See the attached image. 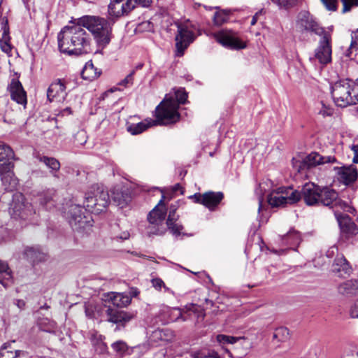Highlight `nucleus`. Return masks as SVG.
<instances>
[{
  "label": "nucleus",
  "mask_w": 358,
  "mask_h": 358,
  "mask_svg": "<svg viewBox=\"0 0 358 358\" xmlns=\"http://www.w3.org/2000/svg\"><path fill=\"white\" fill-rule=\"evenodd\" d=\"M110 201L108 192L99 187L92 194L87 193L84 201V208L77 204L69 206L67 218L70 225L75 230L85 228L90 222L89 213H101Z\"/></svg>",
  "instance_id": "f257e3e1"
},
{
  "label": "nucleus",
  "mask_w": 358,
  "mask_h": 358,
  "mask_svg": "<svg viewBox=\"0 0 358 358\" xmlns=\"http://www.w3.org/2000/svg\"><path fill=\"white\" fill-rule=\"evenodd\" d=\"M58 45L61 52L80 55L90 50V36L79 21L78 24L64 27L58 34Z\"/></svg>",
  "instance_id": "f03ea898"
},
{
  "label": "nucleus",
  "mask_w": 358,
  "mask_h": 358,
  "mask_svg": "<svg viewBox=\"0 0 358 358\" xmlns=\"http://www.w3.org/2000/svg\"><path fill=\"white\" fill-rule=\"evenodd\" d=\"M331 94L337 106L346 107L358 103V77L348 78L335 82L331 87Z\"/></svg>",
  "instance_id": "7ed1b4c3"
},
{
  "label": "nucleus",
  "mask_w": 358,
  "mask_h": 358,
  "mask_svg": "<svg viewBox=\"0 0 358 358\" xmlns=\"http://www.w3.org/2000/svg\"><path fill=\"white\" fill-rule=\"evenodd\" d=\"M176 100L166 95L164 99L156 108V117L163 124H170L178 122L180 119L178 108L180 104L185 103L187 94L182 88L175 91Z\"/></svg>",
  "instance_id": "20e7f679"
},
{
  "label": "nucleus",
  "mask_w": 358,
  "mask_h": 358,
  "mask_svg": "<svg viewBox=\"0 0 358 358\" xmlns=\"http://www.w3.org/2000/svg\"><path fill=\"white\" fill-rule=\"evenodd\" d=\"M80 24L87 28L94 36L97 45L101 48L107 46L112 38V27L115 22L108 20L95 17L85 16L80 19Z\"/></svg>",
  "instance_id": "39448f33"
},
{
  "label": "nucleus",
  "mask_w": 358,
  "mask_h": 358,
  "mask_svg": "<svg viewBox=\"0 0 358 358\" xmlns=\"http://www.w3.org/2000/svg\"><path fill=\"white\" fill-rule=\"evenodd\" d=\"M319 205L327 206L333 209L334 212L337 210H343L345 212L352 213L354 209L346 202L343 201L338 196V193L329 187H321Z\"/></svg>",
  "instance_id": "423d86ee"
},
{
  "label": "nucleus",
  "mask_w": 358,
  "mask_h": 358,
  "mask_svg": "<svg viewBox=\"0 0 358 358\" xmlns=\"http://www.w3.org/2000/svg\"><path fill=\"white\" fill-rule=\"evenodd\" d=\"M299 200L300 194L291 187H280L271 192L268 196V202L273 207L294 204Z\"/></svg>",
  "instance_id": "0eeeda50"
},
{
  "label": "nucleus",
  "mask_w": 358,
  "mask_h": 358,
  "mask_svg": "<svg viewBox=\"0 0 358 358\" xmlns=\"http://www.w3.org/2000/svg\"><path fill=\"white\" fill-rule=\"evenodd\" d=\"M177 34L176 35V55L182 57L185 50L194 40V34L189 22L177 23Z\"/></svg>",
  "instance_id": "6e6552de"
},
{
  "label": "nucleus",
  "mask_w": 358,
  "mask_h": 358,
  "mask_svg": "<svg viewBox=\"0 0 358 358\" xmlns=\"http://www.w3.org/2000/svg\"><path fill=\"white\" fill-rule=\"evenodd\" d=\"M138 4L136 0H110L108 13L110 21H115L124 15H127Z\"/></svg>",
  "instance_id": "1a4fd4ad"
},
{
  "label": "nucleus",
  "mask_w": 358,
  "mask_h": 358,
  "mask_svg": "<svg viewBox=\"0 0 358 358\" xmlns=\"http://www.w3.org/2000/svg\"><path fill=\"white\" fill-rule=\"evenodd\" d=\"M10 213L15 218L23 220L28 218L33 213V208L30 203H26L24 195L20 192L13 194V200L10 206Z\"/></svg>",
  "instance_id": "9d476101"
},
{
  "label": "nucleus",
  "mask_w": 358,
  "mask_h": 358,
  "mask_svg": "<svg viewBox=\"0 0 358 358\" xmlns=\"http://www.w3.org/2000/svg\"><path fill=\"white\" fill-rule=\"evenodd\" d=\"M318 47L315 50V58L320 64H327L331 61V37L329 33L321 36Z\"/></svg>",
  "instance_id": "9b49d317"
},
{
  "label": "nucleus",
  "mask_w": 358,
  "mask_h": 358,
  "mask_svg": "<svg viewBox=\"0 0 358 358\" xmlns=\"http://www.w3.org/2000/svg\"><path fill=\"white\" fill-rule=\"evenodd\" d=\"M224 197L222 192H208L204 194L196 193L189 198L195 203H200L208 208L210 210H214Z\"/></svg>",
  "instance_id": "f8f14e48"
},
{
  "label": "nucleus",
  "mask_w": 358,
  "mask_h": 358,
  "mask_svg": "<svg viewBox=\"0 0 358 358\" xmlns=\"http://www.w3.org/2000/svg\"><path fill=\"white\" fill-rule=\"evenodd\" d=\"M321 187L313 182L306 183L301 192L300 199H303L307 206H319Z\"/></svg>",
  "instance_id": "ddd939ff"
},
{
  "label": "nucleus",
  "mask_w": 358,
  "mask_h": 358,
  "mask_svg": "<svg viewBox=\"0 0 358 358\" xmlns=\"http://www.w3.org/2000/svg\"><path fill=\"white\" fill-rule=\"evenodd\" d=\"M216 41L223 46L231 49H243L246 47L245 43L241 41L231 31L224 30L215 34Z\"/></svg>",
  "instance_id": "4468645a"
},
{
  "label": "nucleus",
  "mask_w": 358,
  "mask_h": 358,
  "mask_svg": "<svg viewBox=\"0 0 358 358\" xmlns=\"http://www.w3.org/2000/svg\"><path fill=\"white\" fill-rule=\"evenodd\" d=\"M175 337L174 332L169 329H157L154 330L149 336L150 345L157 347L171 342Z\"/></svg>",
  "instance_id": "2eb2a0df"
},
{
  "label": "nucleus",
  "mask_w": 358,
  "mask_h": 358,
  "mask_svg": "<svg viewBox=\"0 0 358 358\" xmlns=\"http://www.w3.org/2000/svg\"><path fill=\"white\" fill-rule=\"evenodd\" d=\"M298 20L301 27L306 30L310 31L315 34L322 36L327 33L324 29L319 26L313 17L307 11H302L299 14Z\"/></svg>",
  "instance_id": "dca6fc26"
},
{
  "label": "nucleus",
  "mask_w": 358,
  "mask_h": 358,
  "mask_svg": "<svg viewBox=\"0 0 358 358\" xmlns=\"http://www.w3.org/2000/svg\"><path fill=\"white\" fill-rule=\"evenodd\" d=\"M14 165H0V177L4 188L7 191L15 189L17 181L13 173Z\"/></svg>",
  "instance_id": "f3484780"
},
{
  "label": "nucleus",
  "mask_w": 358,
  "mask_h": 358,
  "mask_svg": "<svg viewBox=\"0 0 358 358\" xmlns=\"http://www.w3.org/2000/svg\"><path fill=\"white\" fill-rule=\"evenodd\" d=\"M8 89L10 94L11 99L25 108L27 103V93L22 83L18 80L13 78L11 80Z\"/></svg>",
  "instance_id": "a211bd4d"
},
{
  "label": "nucleus",
  "mask_w": 358,
  "mask_h": 358,
  "mask_svg": "<svg viewBox=\"0 0 358 358\" xmlns=\"http://www.w3.org/2000/svg\"><path fill=\"white\" fill-rule=\"evenodd\" d=\"M66 95V82L62 79H58L53 82L49 86L47 91V96L50 101H52L55 99L60 101L64 99Z\"/></svg>",
  "instance_id": "6ab92c4d"
},
{
  "label": "nucleus",
  "mask_w": 358,
  "mask_h": 358,
  "mask_svg": "<svg viewBox=\"0 0 358 358\" xmlns=\"http://www.w3.org/2000/svg\"><path fill=\"white\" fill-rule=\"evenodd\" d=\"M335 216L343 233L348 236L355 235L357 233L358 229L357 226L352 222L349 215L340 213L336 210Z\"/></svg>",
  "instance_id": "aec40b11"
},
{
  "label": "nucleus",
  "mask_w": 358,
  "mask_h": 358,
  "mask_svg": "<svg viewBox=\"0 0 358 358\" xmlns=\"http://www.w3.org/2000/svg\"><path fill=\"white\" fill-rule=\"evenodd\" d=\"M336 162L334 156H322L317 152H311L303 160V166L308 169L326 164H333Z\"/></svg>",
  "instance_id": "412c9836"
},
{
  "label": "nucleus",
  "mask_w": 358,
  "mask_h": 358,
  "mask_svg": "<svg viewBox=\"0 0 358 358\" xmlns=\"http://www.w3.org/2000/svg\"><path fill=\"white\" fill-rule=\"evenodd\" d=\"M331 270L338 276L345 278L352 273V267L343 255H338L332 264Z\"/></svg>",
  "instance_id": "4be33fe9"
},
{
  "label": "nucleus",
  "mask_w": 358,
  "mask_h": 358,
  "mask_svg": "<svg viewBox=\"0 0 358 358\" xmlns=\"http://www.w3.org/2000/svg\"><path fill=\"white\" fill-rule=\"evenodd\" d=\"M107 320L115 324H124L134 317V315L128 313L123 310H120L117 308L108 307L106 310Z\"/></svg>",
  "instance_id": "5701e85b"
},
{
  "label": "nucleus",
  "mask_w": 358,
  "mask_h": 358,
  "mask_svg": "<svg viewBox=\"0 0 358 358\" xmlns=\"http://www.w3.org/2000/svg\"><path fill=\"white\" fill-rule=\"evenodd\" d=\"M166 207L163 199H161L159 203L151 210L148 220L150 224L159 226L163 223L166 216Z\"/></svg>",
  "instance_id": "b1692460"
},
{
  "label": "nucleus",
  "mask_w": 358,
  "mask_h": 358,
  "mask_svg": "<svg viewBox=\"0 0 358 358\" xmlns=\"http://www.w3.org/2000/svg\"><path fill=\"white\" fill-rule=\"evenodd\" d=\"M339 176V180L345 185H350L354 182L358 176L357 169L351 165L349 166L336 167Z\"/></svg>",
  "instance_id": "393cba45"
},
{
  "label": "nucleus",
  "mask_w": 358,
  "mask_h": 358,
  "mask_svg": "<svg viewBox=\"0 0 358 358\" xmlns=\"http://www.w3.org/2000/svg\"><path fill=\"white\" fill-rule=\"evenodd\" d=\"M111 200L115 205L123 208L130 201L127 189L116 186L111 190Z\"/></svg>",
  "instance_id": "a878e982"
},
{
  "label": "nucleus",
  "mask_w": 358,
  "mask_h": 358,
  "mask_svg": "<svg viewBox=\"0 0 358 358\" xmlns=\"http://www.w3.org/2000/svg\"><path fill=\"white\" fill-rule=\"evenodd\" d=\"M178 203L171 204L169 208V213L168 219L166 220V224L168 228L171 231L173 234L179 235L180 231L183 229L182 225H179L176 223L178 219V215H176V210L178 208Z\"/></svg>",
  "instance_id": "bb28decb"
},
{
  "label": "nucleus",
  "mask_w": 358,
  "mask_h": 358,
  "mask_svg": "<svg viewBox=\"0 0 358 358\" xmlns=\"http://www.w3.org/2000/svg\"><path fill=\"white\" fill-rule=\"evenodd\" d=\"M56 191L53 189H48L38 195L39 204L47 210H51L55 206Z\"/></svg>",
  "instance_id": "cd10ccee"
},
{
  "label": "nucleus",
  "mask_w": 358,
  "mask_h": 358,
  "mask_svg": "<svg viewBox=\"0 0 358 358\" xmlns=\"http://www.w3.org/2000/svg\"><path fill=\"white\" fill-rule=\"evenodd\" d=\"M157 123L162 124L159 121L153 120H145L143 122L137 124H131L127 127V131L132 135H138L143 131H145L148 128L157 124Z\"/></svg>",
  "instance_id": "c85d7f7f"
},
{
  "label": "nucleus",
  "mask_w": 358,
  "mask_h": 358,
  "mask_svg": "<svg viewBox=\"0 0 358 358\" xmlns=\"http://www.w3.org/2000/svg\"><path fill=\"white\" fill-rule=\"evenodd\" d=\"M0 283L4 287H8L13 283V272L8 264L1 259H0Z\"/></svg>",
  "instance_id": "c756f323"
},
{
  "label": "nucleus",
  "mask_w": 358,
  "mask_h": 358,
  "mask_svg": "<svg viewBox=\"0 0 358 358\" xmlns=\"http://www.w3.org/2000/svg\"><path fill=\"white\" fill-rule=\"evenodd\" d=\"M101 74V71L94 67L92 62L88 61L83 69L81 76L86 80H94L98 78Z\"/></svg>",
  "instance_id": "7c9ffc66"
},
{
  "label": "nucleus",
  "mask_w": 358,
  "mask_h": 358,
  "mask_svg": "<svg viewBox=\"0 0 358 358\" xmlns=\"http://www.w3.org/2000/svg\"><path fill=\"white\" fill-rule=\"evenodd\" d=\"M24 256L33 264L44 261L46 258L44 252L39 248L34 247L27 248L24 251Z\"/></svg>",
  "instance_id": "2f4dec72"
},
{
  "label": "nucleus",
  "mask_w": 358,
  "mask_h": 358,
  "mask_svg": "<svg viewBox=\"0 0 358 358\" xmlns=\"http://www.w3.org/2000/svg\"><path fill=\"white\" fill-rule=\"evenodd\" d=\"M338 292L343 295H356L358 294V281L348 280L340 284Z\"/></svg>",
  "instance_id": "473e14b6"
},
{
  "label": "nucleus",
  "mask_w": 358,
  "mask_h": 358,
  "mask_svg": "<svg viewBox=\"0 0 358 358\" xmlns=\"http://www.w3.org/2000/svg\"><path fill=\"white\" fill-rule=\"evenodd\" d=\"M15 155L13 150L7 145H0V165H14Z\"/></svg>",
  "instance_id": "72a5a7b5"
},
{
  "label": "nucleus",
  "mask_w": 358,
  "mask_h": 358,
  "mask_svg": "<svg viewBox=\"0 0 358 358\" xmlns=\"http://www.w3.org/2000/svg\"><path fill=\"white\" fill-rule=\"evenodd\" d=\"M22 355L27 357V352L22 350H13L11 345L5 343L0 348V358H15L16 356Z\"/></svg>",
  "instance_id": "f704fd0d"
},
{
  "label": "nucleus",
  "mask_w": 358,
  "mask_h": 358,
  "mask_svg": "<svg viewBox=\"0 0 358 358\" xmlns=\"http://www.w3.org/2000/svg\"><path fill=\"white\" fill-rule=\"evenodd\" d=\"M108 296L109 301L116 308L127 306L131 301L130 296L122 293H111Z\"/></svg>",
  "instance_id": "c9c22d12"
},
{
  "label": "nucleus",
  "mask_w": 358,
  "mask_h": 358,
  "mask_svg": "<svg viewBox=\"0 0 358 358\" xmlns=\"http://www.w3.org/2000/svg\"><path fill=\"white\" fill-rule=\"evenodd\" d=\"M8 34V26L2 23L1 30H0V47L1 50L6 53H8L11 50V46L9 43L10 37Z\"/></svg>",
  "instance_id": "e433bc0d"
},
{
  "label": "nucleus",
  "mask_w": 358,
  "mask_h": 358,
  "mask_svg": "<svg viewBox=\"0 0 358 358\" xmlns=\"http://www.w3.org/2000/svg\"><path fill=\"white\" fill-rule=\"evenodd\" d=\"M283 245L290 248L298 245L300 241V235L295 230H290L287 234L282 236Z\"/></svg>",
  "instance_id": "4c0bfd02"
},
{
  "label": "nucleus",
  "mask_w": 358,
  "mask_h": 358,
  "mask_svg": "<svg viewBox=\"0 0 358 358\" xmlns=\"http://www.w3.org/2000/svg\"><path fill=\"white\" fill-rule=\"evenodd\" d=\"M276 4L280 8L289 10L296 6L302 0H271Z\"/></svg>",
  "instance_id": "58836bf2"
},
{
  "label": "nucleus",
  "mask_w": 358,
  "mask_h": 358,
  "mask_svg": "<svg viewBox=\"0 0 358 358\" xmlns=\"http://www.w3.org/2000/svg\"><path fill=\"white\" fill-rule=\"evenodd\" d=\"M41 161L43 162L52 171H57L60 168V163L58 160L53 157H43Z\"/></svg>",
  "instance_id": "ea45409f"
},
{
  "label": "nucleus",
  "mask_w": 358,
  "mask_h": 358,
  "mask_svg": "<svg viewBox=\"0 0 358 358\" xmlns=\"http://www.w3.org/2000/svg\"><path fill=\"white\" fill-rule=\"evenodd\" d=\"M273 338L278 341H285L289 338V330L285 327L277 328L273 333Z\"/></svg>",
  "instance_id": "a19ab883"
},
{
  "label": "nucleus",
  "mask_w": 358,
  "mask_h": 358,
  "mask_svg": "<svg viewBox=\"0 0 358 358\" xmlns=\"http://www.w3.org/2000/svg\"><path fill=\"white\" fill-rule=\"evenodd\" d=\"M229 13L226 10L216 12L214 15L213 20L216 25H222L229 19Z\"/></svg>",
  "instance_id": "79ce46f5"
},
{
  "label": "nucleus",
  "mask_w": 358,
  "mask_h": 358,
  "mask_svg": "<svg viewBox=\"0 0 358 358\" xmlns=\"http://www.w3.org/2000/svg\"><path fill=\"white\" fill-rule=\"evenodd\" d=\"M180 319H182V321H185L187 320L186 316H184L181 310L178 308H171L170 310V320L171 322L177 321Z\"/></svg>",
  "instance_id": "37998d69"
},
{
  "label": "nucleus",
  "mask_w": 358,
  "mask_h": 358,
  "mask_svg": "<svg viewBox=\"0 0 358 358\" xmlns=\"http://www.w3.org/2000/svg\"><path fill=\"white\" fill-rule=\"evenodd\" d=\"M350 53L349 56L352 54L354 51L358 54V30L353 32L352 34V41L348 49Z\"/></svg>",
  "instance_id": "c03bdc74"
},
{
  "label": "nucleus",
  "mask_w": 358,
  "mask_h": 358,
  "mask_svg": "<svg viewBox=\"0 0 358 358\" xmlns=\"http://www.w3.org/2000/svg\"><path fill=\"white\" fill-rule=\"evenodd\" d=\"M112 348L120 355H123L127 350V344L121 341L112 344Z\"/></svg>",
  "instance_id": "a18cd8bd"
},
{
  "label": "nucleus",
  "mask_w": 358,
  "mask_h": 358,
  "mask_svg": "<svg viewBox=\"0 0 358 358\" xmlns=\"http://www.w3.org/2000/svg\"><path fill=\"white\" fill-rule=\"evenodd\" d=\"M135 75V70H132L123 80H122L118 85L129 87L134 83V76Z\"/></svg>",
  "instance_id": "49530a36"
},
{
  "label": "nucleus",
  "mask_w": 358,
  "mask_h": 358,
  "mask_svg": "<svg viewBox=\"0 0 358 358\" xmlns=\"http://www.w3.org/2000/svg\"><path fill=\"white\" fill-rule=\"evenodd\" d=\"M238 340V338L230 336H226L223 334H219L217 336V341L220 343H235Z\"/></svg>",
  "instance_id": "de8ad7c7"
},
{
  "label": "nucleus",
  "mask_w": 358,
  "mask_h": 358,
  "mask_svg": "<svg viewBox=\"0 0 358 358\" xmlns=\"http://www.w3.org/2000/svg\"><path fill=\"white\" fill-rule=\"evenodd\" d=\"M343 5V13H346L350 10L351 8L358 4V0H341Z\"/></svg>",
  "instance_id": "09e8293b"
},
{
  "label": "nucleus",
  "mask_w": 358,
  "mask_h": 358,
  "mask_svg": "<svg viewBox=\"0 0 358 358\" xmlns=\"http://www.w3.org/2000/svg\"><path fill=\"white\" fill-rule=\"evenodd\" d=\"M349 315L351 318L358 319V299L351 304L349 309Z\"/></svg>",
  "instance_id": "8fccbe9b"
},
{
  "label": "nucleus",
  "mask_w": 358,
  "mask_h": 358,
  "mask_svg": "<svg viewBox=\"0 0 358 358\" xmlns=\"http://www.w3.org/2000/svg\"><path fill=\"white\" fill-rule=\"evenodd\" d=\"M329 10H336L337 8V0H321Z\"/></svg>",
  "instance_id": "3c124183"
},
{
  "label": "nucleus",
  "mask_w": 358,
  "mask_h": 358,
  "mask_svg": "<svg viewBox=\"0 0 358 358\" xmlns=\"http://www.w3.org/2000/svg\"><path fill=\"white\" fill-rule=\"evenodd\" d=\"M332 113H333L332 108L327 107L322 103V107L320 110L319 114L322 115L323 117H325V116H330L332 115Z\"/></svg>",
  "instance_id": "603ef678"
},
{
  "label": "nucleus",
  "mask_w": 358,
  "mask_h": 358,
  "mask_svg": "<svg viewBox=\"0 0 358 358\" xmlns=\"http://www.w3.org/2000/svg\"><path fill=\"white\" fill-rule=\"evenodd\" d=\"M339 255L338 248L336 246H332L326 252V255L328 258H333L335 255L336 257Z\"/></svg>",
  "instance_id": "864d4df0"
},
{
  "label": "nucleus",
  "mask_w": 358,
  "mask_h": 358,
  "mask_svg": "<svg viewBox=\"0 0 358 358\" xmlns=\"http://www.w3.org/2000/svg\"><path fill=\"white\" fill-rule=\"evenodd\" d=\"M152 282L153 287L157 289H160L162 287H165L164 282L159 278L153 279Z\"/></svg>",
  "instance_id": "5fc2aeb1"
},
{
  "label": "nucleus",
  "mask_w": 358,
  "mask_h": 358,
  "mask_svg": "<svg viewBox=\"0 0 358 358\" xmlns=\"http://www.w3.org/2000/svg\"><path fill=\"white\" fill-rule=\"evenodd\" d=\"M138 5L143 7H148L152 2V0H136Z\"/></svg>",
  "instance_id": "6e6d98bb"
},
{
  "label": "nucleus",
  "mask_w": 358,
  "mask_h": 358,
  "mask_svg": "<svg viewBox=\"0 0 358 358\" xmlns=\"http://www.w3.org/2000/svg\"><path fill=\"white\" fill-rule=\"evenodd\" d=\"M96 350L99 353H103L106 350V345L102 342L98 343Z\"/></svg>",
  "instance_id": "4d7b16f0"
},
{
  "label": "nucleus",
  "mask_w": 358,
  "mask_h": 358,
  "mask_svg": "<svg viewBox=\"0 0 358 358\" xmlns=\"http://www.w3.org/2000/svg\"><path fill=\"white\" fill-rule=\"evenodd\" d=\"M180 190V193L181 194H184V189L183 188L180 186V184H176L173 187V191L174 192H176Z\"/></svg>",
  "instance_id": "13d9d810"
},
{
  "label": "nucleus",
  "mask_w": 358,
  "mask_h": 358,
  "mask_svg": "<svg viewBox=\"0 0 358 358\" xmlns=\"http://www.w3.org/2000/svg\"><path fill=\"white\" fill-rule=\"evenodd\" d=\"M355 157L353 158V162L358 163V145L354 146Z\"/></svg>",
  "instance_id": "bf43d9fd"
},
{
  "label": "nucleus",
  "mask_w": 358,
  "mask_h": 358,
  "mask_svg": "<svg viewBox=\"0 0 358 358\" xmlns=\"http://www.w3.org/2000/svg\"><path fill=\"white\" fill-rule=\"evenodd\" d=\"M261 13V11L257 13L253 17H252V19L251 20V25H255L257 21V18H258V15L259 14Z\"/></svg>",
  "instance_id": "052dcab7"
},
{
  "label": "nucleus",
  "mask_w": 358,
  "mask_h": 358,
  "mask_svg": "<svg viewBox=\"0 0 358 358\" xmlns=\"http://www.w3.org/2000/svg\"><path fill=\"white\" fill-rule=\"evenodd\" d=\"M17 306L20 309H22L25 306V302L23 300H18L17 302Z\"/></svg>",
  "instance_id": "680f3d73"
},
{
  "label": "nucleus",
  "mask_w": 358,
  "mask_h": 358,
  "mask_svg": "<svg viewBox=\"0 0 358 358\" xmlns=\"http://www.w3.org/2000/svg\"><path fill=\"white\" fill-rule=\"evenodd\" d=\"M143 63H139L138 64H137L135 66L134 70H135V71H136V70L141 69L143 68Z\"/></svg>",
  "instance_id": "e2e57ef3"
},
{
  "label": "nucleus",
  "mask_w": 358,
  "mask_h": 358,
  "mask_svg": "<svg viewBox=\"0 0 358 358\" xmlns=\"http://www.w3.org/2000/svg\"><path fill=\"white\" fill-rule=\"evenodd\" d=\"M201 358H219L217 355H208V356H204Z\"/></svg>",
  "instance_id": "0e129e2a"
},
{
  "label": "nucleus",
  "mask_w": 358,
  "mask_h": 358,
  "mask_svg": "<svg viewBox=\"0 0 358 358\" xmlns=\"http://www.w3.org/2000/svg\"><path fill=\"white\" fill-rule=\"evenodd\" d=\"M149 233L154 234H160V232L159 231V229H157L155 231L150 230V231H149Z\"/></svg>",
  "instance_id": "69168bd1"
},
{
  "label": "nucleus",
  "mask_w": 358,
  "mask_h": 358,
  "mask_svg": "<svg viewBox=\"0 0 358 358\" xmlns=\"http://www.w3.org/2000/svg\"><path fill=\"white\" fill-rule=\"evenodd\" d=\"M128 237H129V234L128 233H124V236H122L120 238H122V239H127Z\"/></svg>",
  "instance_id": "338daca9"
},
{
  "label": "nucleus",
  "mask_w": 358,
  "mask_h": 358,
  "mask_svg": "<svg viewBox=\"0 0 358 358\" xmlns=\"http://www.w3.org/2000/svg\"><path fill=\"white\" fill-rule=\"evenodd\" d=\"M64 112H65V113H68V114H71V108H66L64 110Z\"/></svg>",
  "instance_id": "774afa93"
}]
</instances>
